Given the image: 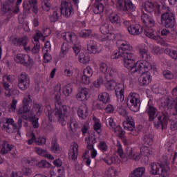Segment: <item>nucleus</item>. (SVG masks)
Segmentation results:
<instances>
[{
  "instance_id": "nucleus-1",
  "label": "nucleus",
  "mask_w": 177,
  "mask_h": 177,
  "mask_svg": "<svg viewBox=\"0 0 177 177\" xmlns=\"http://www.w3.org/2000/svg\"><path fill=\"white\" fill-rule=\"evenodd\" d=\"M62 84H57L54 88V99H55V110L54 113L55 120H57L60 122L61 125L64 127L66 124L69 125L71 131L74 133L77 132L78 129V123L75 120L74 115H68V106L62 105L60 102V96H62Z\"/></svg>"
},
{
  "instance_id": "nucleus-2",
  "label": "nucleus",
  "mask_w": 177,
  "mask_h": 177,
  "mask_svg": "<svg viewBox=\"0 0 177 177\" xmlns=\"http://www.w3.org/2000/svg\"><path fill=\"white\" fill-rule=\"evenodd\" d=\"M23 106L19 108L17 111V114L21 115L23 120H28L30 117H41L42 110L39 104L33 103L32 109L30 107V103H32L31 95L30 93L25 94L23 101Z\"/></svg>"
},
{
  "instance_id": "nucleus-3",
  "label": "nucleus",
  "mask_w": 177,
  "mask_h": 177,
  "mask_svg": "<svg viewBox=\"0 0 177 177\" xmlns=\"http://www.w3.org/2000/svg\"><path fill=\"white\" fill-rule=\"evenodd\" d=\"M117 45L119 46V50L114 51L111 55V59H120L122 57L123 60L127 59H135L133 48L127 41L124 40H118Z\"/></svg>"
},
{
  "instance_id": "nucleus-4",
  "label": "nucleus",
  "mask_w": 177,
  "mask_h": 177,
  "mask_svg": "<svg viewBox=\"0 0 177 177\" xmlns=\"http://www.w3.org/2000/svg\"><path fill=\"white\" fill-rule=\"evenodd\" d=\"M160 21L165 28H172L175 26V14L169 7H167L165 12L161 15Z\"/></svg>"
},
{
  "instance_id": "nucleus-5",
  "label": "nucleus",
  "mask_w": 177,
  "mask_h": 177,
  "mask_svg": "<svg viewBox=\"0 0 177 177\" xmlns=\"http://www.w3.org/2000/svg\"><path fill=\"white\" fill-rule=\"evenodd\" d=\"M168 164V161L161 162L160 163H151L150 174H151V175H162L167 174L169 169V165Z\"/></svg>"
},
{
  "instance_id": "nucleus-6",
  "label": "nucleus",
  "mask_w": 177,
  "mask_h": 177,
  "mask_svg": "<svg viewBox=\"0 0 177 177\" xmlns=\"http://www.w3.org/2000/svg\"><path fill=\"white\" fill-rule=\"evenodd\" d=\"M156 128H165L169 121V113L167 111L158 112L156 117L152 120Z\"/></svg>"
},
{
  "instance_id": "nucleus-7",
  "label": "nucleus",
  "mask_w": 177,
  "mask_h": 177,
  "mask_svg": "<svg viewBox=\"0 0 177 177\" xmlns=\"http://www.w3.org/2000/svg\"><path fill=\"white\" fill-rule=\"evenodd\" d=\"M127 104L134 113H137L140 109V98L139 95L135 93H131L127 97Z\"/></svg>"
},
{
  "instance_id": "nucleus-8",
  "label": "nucleus",
  "mask_w": 177,
  "mask_h": 177,
  "mask_svg": "<svg viewBox=\"0 0 177 177\" xmlns=\"http://www.w3.org/2000/svg\"><path fill=\"white\" fill-rule=\"evenodd\" d=\"M116 9L119 12H135L136 7L132 3V0H115Z\"/></svg>"
},
{
  "instance_id": "nucleus-9",
  "label": "nucleus",
  "mask_w": 177,
  "mask_h": 177,
  "mask_svg": "<svg viewBox=\"0 0 177 177\" xmlns=\"http://www.w3.org/2000/svg\"><path fill=\"white\" fill-rule=\"evenodd\" d=\"M117 75H118V71L117 70H111L109 73H105V80H106L105 86L108 91H114L115 89L117 83L113 80Z\"/></svg>"
},
{
  "instance_id": "nucleus-10",
  "label": "nucleus",
  "mask_w": 177,
  "mask_h": 177,
  "mask_svg": "<svg viewBox=\"0 0 177 177\" xmlns=\"http://www.w3.org/2000/svg\"><path fill=\"white\" fill-rule=\"evenodd\" d=\"M60 12L66 19L71 17L74 15V8H73V5L70 0H62Z\"/></svg>"
},
{
  "instance_id": "nucleus-11",
  "label": "nucleus",
  "mask_w": 177,
  "mask_h": 177,
  "mask_svg": "<svg viewBox=\"0 0 177 177\" xmlns=\"http://www.w3.org/2000/svg\"><path fill=\"white\" fill-rule=\"evenodd\" d=\"M137 64L138 66H136V73H139V74H146L151 70H156V66H151L147 61H140L137 62Z\"/></svg>"
},
{
  "instance_id": "nucleus-12",
  "label": "nucleus",
  "mask_w": 177,
  "mask_h": 177,
  "mask_svg": "<svg viewBox=\"0 0 177 177\" xmlns=\"http://www.w3.org/2000/svg\"><path fill=\"white\" fill-rule=\"evenodd\" d=\"M18 87L21 91H26L30 87V77L26 72H22L18 76Z\"/></svg>"
},
{
  "instance_id": "nucleus-13",
  "label": "nucleus",
  "mask_w": 177,
  "mask_h": 177,
  "mask_svg": "<svg viewBox=\"0 0 177 177\" xmlns=\"http://www.w3.org/2000/svg\"><path fill=\"white\" fill-rule=\"evenodd\" d=\"M171 95L174 99L171 98V97H167L165 101L162 103V104L165 107H172L174 106V110L176 111V114H177V88H173L171 91Z\"/></svg>"
},
{
  "instance_id": "nucleus-14",
  "label": "nucleus",
  "mask_w": 177,
  "mask_h": 177,
  "mask_svg": "<svg viewBox=\"0 0 177 177\" xmlns=\"http://www.w3.org/2000/svg\"><path fill=\"white\" fill-rule=\"evenodd\" d=\"M106 126L108 128H110V129H112L113 132H115L119 138H124L125 131H124L120 126L115 125V122H114V119H113V118H109L106 120Z\"/></svg>"
},
{
  "instance_id": "nucleus-15",
  "label": "nucleus",
  "mask_w": 177,
  "mask_h": 177,
  "mask_svg": "<svg viewBox=\"0 0 177 177\" xmlns=\"http://www.w3.org/2000/svg\"><path fill=\"white\" fill-rule=\"evenodd\" d=\"M15 62L16 63H20L25 67H28L32 63V59L28 55L26 54H18L15 57Z\"/></svg>"
},
{
  "instance_id": "nucleus-16",
  "label": "nucleus",
  "mask_w": 177,
  "mask_h": 177,
  "mask_svg": "<svg viewBox=\"0 0 177 177\" xmlns=\"http://www.w3.org/2000/svg\"><path fill=\"white\" fill-rule=\"evenodd\" d=\"M147 107L146 113L148 114L149 120L153 121L156 117H157V114H158V111L154 106V104H153V101L151 100H149Z\"/></svg>"
},
{
  "instance_id": "nucleus-17",
  "label": "nucleus",
  "mask_w": 177,
  "mask_h": 177,
  "mask_svg": "<svg viewBox=\"0 0 177 177\" xmlns=\"http://www.w3.org/2000/svg\"><path fill=\"white\" fill-rule=\"evenodd\" d=\"M61 38L64 39V41H67L68 42V39L71 44L73 45H78L80 41H78V37L77 35L74 34V32H66L61 33Z\"/></svg>"
},
{
  "instance_id": "nucleus-18",
  "label": "nucleus",
  "mask_w": 177,
  "mask_h": 177,
  "mask_svg": "<svg viewBox=\"0 0 177 177\" xmlns=\"http://www.w3.org/2000/svg\"><path fill=\"white\" fill-rule=\"evenodd\" d=\"M140 153L142 160L144 158V162H149V157L154 155V149L147 146H144L140 148Z\"/></svg>"
},
{
  "instance_id": "nucleus-19",
  "label": "nucleus",
  "mask_w": 177,
  "mask_h": 177,
  "mask_svg": "<svg viewBox=\"0 0 177 177\" xmlns=\"http://www.w3.org/2000/svg\"><path fill=\"white\" fill-rule=\"evenodd\" d=\"M50 34V29L46 28L44 30L43 33L39 31H36V36L34 37V41L35 43H34V45L35 44H39V39H41L42 41H45V37H48Z\"/></svg>"
},
{
  "instance_id": "nucleus-20",
  "label": "nucleus",
  "mask_w": 177,
  "mask_h": 177,
  "mask_svg": "<svg viewBox=\"0 0 177 177\" xmlns=\"http://www.w3.org/2000/svg\"><path fill=\"white\" fill-rule=\"evenodd\" d=\"M124 65L126 68L129 70L130 73L133 74L136 73V62H135V58H128L127 59H124Z\"/></svg>"
},
{
  "instance_id": "nucleus-21",
  "label": "nucleus",
  "mask_w": 177,
  "mask_h": 177,
  "mask_svg": "<svg viewBox=\"0 0 177 177\" xmlns=\"http://www.w3.org/2000/svg\"><path fill=\"white\" fill-rule=\"evenodd\" d=\"M89 96V89L86 88H82L77 94L76 97L79 102H85L88 100Z\"/></svg>"
},
{
  "instance_id": "nucleus-22",
  "label": "nucleus",
  "mask_w": 177,
  "mask_h": 177,
  "mask_svg": "<svg viewBox=\"0 0 177 177\" xmlns=\"http://www.w3.org/2000/svg\"><path fill=\"white\" fill-rule=\"evenodd\" d=\"M77 157H78V144L75 142L69 150L68 158L75 161L77 160Z\"/></svg>"
},
{
  "instance_id": "nucleus-23",
  "label": "nucleus",
  "mask_w": 177,
  "mask_h": 177,
  "mask_svg": "<svg viewBox=\"0 0 177 177\" xmlns=\"http://www.w3.org/2000/svg\"><path fill=\"white\" fill-rule=\"evenodd\" d=\"M115 95L118 99V100H120V102H124V99L125 98V97L124 96V84H116L115 86Z\"/></svg>"
},
{
  "instance_id": "nucleus-24",
  "label": "nucleus",
  "mask_w": 177,
  "mask_h": 177,
  "mask_svg": "<svg viewBox=\"0 0 177 177\" xmlns=\"http://www.w3.org/2000/svg\"><path fill=\"white\" fill-rule=\"evenodd\" d=\"M87 50L89 53H100L101 52L102 48L97 47L96 44H95V41L90 40L87 44Z\"/></svg>"
},
{
  "instance_id": "nucleus-25",
  "label": "nucleus",
  "mask_w": 177,
  "mask_h": 177,
  "mask_svg": "<svg viewBox=\"0 0 177 177\" xmlns=\"http://www.w3.org/2000/svg\"><path fill=\"white\" fill-rule=\"evenodd\" d=\"M123 127L127 131H129V133L133 136H138L139 135V129L135 128V124L123 122Z\"/></svg>"
},
{
  "instance_id": "nucleus-26",
  "label": "nucleus",
  "mask_w": 177,
  "mask_h": 177,
  "mask_svg": "<svg viewBox=\"0 0 177 177\" xmlns=\"http://www.w3.org/2000/svg\"><path fill=\"white\" fill-rule=\"evenodd\" d=\"M128 31L131 35H139L143 32V28L139 24L131 25Z\"/></svg>"
},
{
  "instance_id": "nucleus-27",
  "label": "nucleus",
  "mask_w": 177,
  "mask_h": 177,
  "mask_svg": "<svg viewBox=\"0 0 177 177\" xmlns=\"http://www.w3.org/2000/svg\"><path fill=\"white\" fill-rule=\"evenodd\" d=\"M141 20L145 26L148 27H153L154 26V19L149 15L144 13L141 15Z\"/></svg>"
},
{
  "instance_id": "nucleus-28",
  "label": "nucleus",
  "mask_w": 177,
  "mask_h": 177,
  "mask_svg": "<svg viewBox=\"0 0 177 177\" xmlns=\"http://www.w3.org/2000/svg\"><path fill=\"white\" fill-rule=\"evenodd\" d=\"M35 150L37 154H38L39 156H41V157H46V158L51 160H55L53 156L49 154V153H48V151L42 149L41 147H36L35 148Z\"/></svg>"
},
{
  "instance_id": "nucleus-29",
  "label": "nucleus",
  "mask_w": 177,
  "mask_h": 177,
  "mask_svg": "<svg viewBox=\"0 0 177 177\" xmlns=\"http://www.w3.org/2000/svg\"><path fill=\"white\" fill-rule=\"evenodd\" d=\"M150 81H151V79L150 78V73H149L142 74L139 79L140 86H145V85H149V84L150 83Z\"/></svg>"
},
{
  "instance_id": "nucleus-30",
  "label": "nucleus",
  "mask_w": 177,
  "mask_h": 177,
  "mask_svg": "<svg viewBox=\"0 0 177 177\" xmlns=\"http://www.w3.org/2000/svg\"><path fill=\"white\" fill-rule=\"evenodd\" d=\"M126 154L130 160H134V161H139L140 158H142V156L139 153H133V151L132 150V148H128L127 149Z\"/></svg>"
},
{
  "instance_id": "nucleus-31",
  "label": "nucleus",
  "mask_w": 177,
  "mask_h": 177,
  "mask_svg": "<svg viewBox=\"0 0 177 177\" xmlns=\"http://www.w3.org/2000/svg\"><path fill=\"white\" fill-rule=\"evenodd\" d=\"M146 174V168L138 167L130 174L129 177H142Z\"/></svg>"
},
{
  "instance_id": "nucleus-32",
  "label": "nucleus",
  "mask_w": 177,
  "mask_h": 177,
  "mask_svg": "<svg viewBox=\"0 0 177 177\" xmlns=\"http://www.w3.org/2000/svg\"><path fill=\"white\" fill-rule=\"evenodd\" d=\"M77 115H79L80 118L82 120H85L88 116V107L86 104H84L83 106H80L77 109Z\"/></svg>"
},
{
  "instance_id": "nucleus-33",
  "label": "nucleus",
  "mask_w": 177,
  "mask_h": 177,
  "mask_svg": "<svg viewBox=\"0 0 177 177\" xmlns=\"http://www.w3.org/2000/svg\"><path fill=\"white\" fill-rule=\"evenodd\" d=\"M27 44H28V39L27 37H23L18 39L17 46H23L24 49L26 51L30 50V46L27 47Z\"/></svg>"
},
{
  "instance_id": "nucleus-34",
  "label": "nucleus",
  "mask_w": 177,
  "mask_h": 177,
  "mask_svg": "<svg viewBox=\"0 0 177 177\" xmlns=\"http://www.w3.org/2000/svg\"><path fill=\"white\" fill-rule=\"evenodd\" d=\"M142 6L144 10L148 13H153V12H154V3L152 2L147 1L145 3H142Z\"/></svg>"
},
{
  "instance_id": "nucleus-35",
  "label": "nucleus",
  "mask_w": 177,
  "mask_h": 177,
  "mask_svg": "<svg viewBox=\"0 0 177 177\" xmlns=\"http://www.w3.org/2000/svg\"><path fill=\"white\" fill-rule=\"evenodd\" d=\"M109 20L112 24H115L116 26H120V24H121V18H120V16L116 13L109 15Z\"/></svg>"
},
{
  "instance_id": "nucleus-36",
  "label": "nucleus",
  "mask_w": 177,
  "mask_h": 177,
  "mask_svg": "<svg viewBox=\"0 0 177 177\" xmlns=\"http://www.w3.org/2000/svg\"><path fill=\"white\" fill-rule=\"evenodd\" d=\"M13 5H15V0H7L3 5V12H12Z\"/></svg>"
},
{
  "instance_id": "nucleus-37",
  "label": "nucleus",
  "mask_w": 177,
  "mask_h": 177,
  "mask_svg": "<svg viewBox=\"0 0 177 177\" xmlns=\"http://www.w3.org/2000/svg\"><path fill=\"white\" fill-rule=\"evenodd\" d=\"M154 136L151 133H148L144 136L143 142L144 145H147V146H151L153 145V139Z\"/></svg>"
},
{
  "instance_id": "nucleus-38",
  "label": "nucleus",
  "mask_w": 177,
  "mask_h": 177,
  "mask_svg": "<svg viewBox=\"0 0 177 177\" xmlns=\"http://www.w3.org/2000/svg\"><path fill=\"white\" fill-rule=\"evenodd\" d=\"M13 149V146L10 145L8 142L4 141L2 143L1 153L2 154H8L10 150Z\"/></svg>"
},
{
  "instance_id": "nucleus-39",
  "label": "nucleus",
  "mask_w": 177,
  "mask_h": 177,
  "mask_svg": "<svg viewBox=\"0 0 177 177\" xmlns=\"http://www.w3.org/2000/svg\"><path fill=\"white\" fill-rule=\"evenodd\" d=\"M93 10L95 15L103 13V10H104V6H103V3H95Z\"/></svg>"
},
{
  "instance_id": "nucleus-40",
  "label": "nucleus",
  "mask_w": 177,
  "mask_h": 177,
  "mask_svg": "<svg viewBox=\"0 0 177 177\" xmlns=\"http://www.w3.org/2000/svg\"><path fill=\"white\" fill-rule=\"evenodd\" d=\"M51 150L54 153H59L60 151V146H59V143H57V138L56 137H53L52 139Z\"/></svg>"
},
{
  "instance_id": "nucleus-41",
  "label": "nucleus",
  "mask_w": 177,
  "mask_h": 177,
  "mask_svg": "<svg viewBox=\"0 0 177 177\" xmlns=\"http://www.w3.org/2000/svg\"><path fill=\"white\" fill-rule=\"evenodd\" d=\"M144 34L146 35V37H148V38H151L155 41L158 40V38H160V36L154 35V31H153L152 29L146 28L145 30Z\"/></svg>"
},
{
  "instance_id": "nucleus-42",
  "label": "nucleus",
  "mask_w": 177,
  "mask_h": 177,
  "mask_svg": "<svg viewBox=\"0 0 177 177\" xmlns=\"http://www.w3.org/2000/svg\"><path fill=\"white\" fill-rule=\"evenodd\" d=\"M78 59L80 63H82V64H88L91 60L89 55L84 53L80 54Z\"/></svg>"
},
{
  "instance_id": "nucleus-43",
  "label": "nucleus",
  "mask_w": 177,
  "mask_h": 177,
  "mask_svg": "<svg viewBox=\"0 0 177 177\" xmlns=\"http://www.w3.org/2000/svg\"><path fill=\"white\" fill-rule=\"evenodd\" d=\"M98 98L100 102H102L104 104H106V103H110V95L108 93H102L98 95Z\"/></svg>"
},
{
  "instance_id": "nucleus-44",
  "label": "nucleus",
  "mask_w": 177,
  "mask_h": 177,
  "mask_svg": "<svg viewBox=\"0 0 177 177\" xmlns=\"http://www.w3.org/2000/svg\"><path fill=\"white\" fill-rule=\"evenodd\" d=\"M6 124H8L7 126H5V128L7 129V132H10V127H9V125H12L13 129H17V124H15L13 118H7L6 120Z\"/></svg>"
},
{
  "instance_id": "nucleus-45",
  "label": "nucleus",
  "mask_w": 177,
  "mask_h": 177,
  "mask_svg": "<svg viewBox=\"0 0 177 177\" xmlns=\"http://www.w3.org/2000/svg\"><path fill=\"white\" fill-rule=\"evenodd\" d=\"M140 53L142 59H143L142 62H149L151 59L149 52L144 48H140Z\"/></svg>"
},
{
  "instance_id": "nucleus-46",
  "label": "nucleus",
  "mask_w": 177,
  "mask_h": 177,
  "mask_svg": "<svg viewBox=\"0 0 177 177\" xmlns=\"http://www.w3.org/2000/svg\"><path fill=\"white\" fill-rule=\"evenodd\" d=\"M106 74H104V78H103L102 76H100L97 80L93 82V85L95 86V88H99L100 85H106Z\"/></svg>"
},
{
  "instance_id": "nucleus-47",
  "label": "nucleus",
  "mask_w": 177,
  "mask_h": 177,
  "mask_svg": "<svg viewBox=\"0 0 177 177\" xmlns=\"http://www.w3.org/2000/svg\"><path fill=\"white\" fill-rule=\"evenodd\" d=\"M100 31L104 35H106V34H108L107 37L108 38H110L111 37V33L109 32V24H104L100 27Z\"/></svg>"
},
{
  "instance_id": "nucleus-48",
  "label": "nucleus",
  "mask_w": 177,
  "mask_h": 177,
  "mask_svg": "<svg viewBox=\"0 0 177 177\" xmlns=\"http://www.w3.org/2000/svg\"><path fill=\"white\" fill-rule=\"evenodd\" d=\"M100 71H102V73H105V74H107V73H110V71L111 70H117L114 68H109L107 66V64L104 63V62H102L100 64Z\"/></svg>"
},
{
  "instance_id": "nucleus-49",
  "label": "nucleus",
  "mask_w": 177,
  "mask_h": 177,
  "mask_svg": "<svg viewBox=\"0 0 177 177\" xmlns=\"http://www.w3.org/2000/svg\"><path fill=\"white\" fill-rule=\"evenodd\" d=\"M59 20V12L56 10H52L50 15V21L51 23H56Z\"/></svg>"
},
{
  "instance_id": "nucleus-50",
  "label": "nucleus",
  "mask_w": 177,
  "mask_h": 177,
  "mask_svg": "<svg viewBox=\"0 0 177 177\" xmlns=\"http://www.w3.org/2000/svg\"><path fill=\"white\" fill-rule=\"evenodd\" d=\"M73 92V86L71 84H68L63 88V93L64 96L66 97H68L70 95H71V93Z\"/></svg>"
},
{
  "instance_id": "nucleus-51",
  "label": "nucleus",
  "mask_w": 177,
  "mask_h": 177,
  "mask_svg": "<svg viewBox=\"0 0 177 177\" xmlns=\"http://www.w3.org/2000/svg\"><path fill=\"white\" fill-rule=\"evenodd\" d=\"M43 62L44 63H50L52 62V55L49 54V51L44 50H43Z\"/></svg>"
},
{
  "instance_id": "nucleus-52",
  "label": "nucleus",
  "mask_w": 177,
  "mask_h": 177,
  "mask_svg": "<svg viewBox=\"0 0 177 177\" xmlns=\"http://www.w3.org/2000/svg\"><path fill=\"white\" fill-rule=\"evenodd\" d=\"M28 120L32 121V125L33 128H39V123L38 122V120H39V116H31L28 118Z\"/></svg>"
},
{
  "instance_id": "nucleus-53",
  "label": "nucleus",
  "mask_w": 177,
  "mask_h": 177,
  "mask_svg": "<svg viewBox=\"0 0 177 177\" xmlns=\"http://www.w3.org/2000/svg\"><path fill=\"white\" fill-rule=\"evenodd\" d=\"M118 156L117 155H112L108 160L104 159V161L108 165H111V164H115L117 162V159Z\"/></svg>"
},
{
  "instance_id": "nucleus-54",
  "label": "nucleus",
  "mask_w": 177,
  "mask_h": 177,
  "mask_svg": "<svg viewBox=\"0 0 177 177\" xmlns=\"http://www.w3.org/2000/svg\"><path fill=\"white\" fill-rule=\"evenodd\" d=\"M91 34H92V30L84 29V30H82L81 32H80L79 35L82 38H88V37L91 36Z\"/></svg>"
},
{
  "instance_id": "nucleus-55",
  "label": "nucleus",
  "mask_w": 177,
  "mask_h": 177,
  "mask_svg": "<svg viewBox=\"0 0 177 177\" xmlns=\"http://www.w3.org/2000/svg\"><path fill=\"white\" fill-rule=\"evenodd\" d=\"M32 0H26L23 3V8L24 10H28V12H30L31 10V8H32Z\"/></svg>"
},
{
  "instance_id": "nucleus-56",
  "label": "nucleus",
  "mask_w": 177,
  "mask_h": 177,
  "mask_svg": "<svg viewBox=\"0 0 177 177\" xmlns=\"http://www.w3.org/2000/svg\"><path fill=\"white\" fill-rule=\"evenodd\" d=\"M165 53H166V55H169V56H170L173 59H177V51L176 50H171L169 48H166L165 50Z\"/></svg>"
},
{
  "instance_id": "nucleus-57",
  "label": "nucleus",
  "mask_w": 177,
  "mask_h": 177,
  "mask_svg": "<svg viewBox=\"0 0 177 177\" xmlns=\"http://www.w3.org/2000/svg\"><path fill=\"white\" fill-rule=\"evenodd\" d=\"M46 111L48 115V120L52 122V120H53V117H52V114H53L52 106H50V105H47L46 106Z\"/></svg>"
},
{
  "instance_id": "nucleus-58",
  "label": "nucleus",
  "mask_w": 177,
  "mask_h": 177,
  "mask_svg": "<svg viewBox=\"0 0 177 177\" xmlns=\"http://www.w3.org/2000/svg\"><path fill=\"white\" fill-rule=\"evenodd\" d=\"M83 73L84 75H86V77H91L92 75H93V71L91 66H87L86 68H84Z\"/></svg>"
},
{
  "instance_id": "nucleus-59",
  "label": "nucleus",
  "mask_w": 177,
  "mask_h": 177,
  "mask_svg": "<svg viewBox=\"0 0 177 177\" xmlns=\"http://www.w3.org/2000/svg\"><path fill=\"white\" fill-rule=\"evenodd\" d=\"M117 147L118 154H119L120 158H124L125 157V154L124 153V150L122 149V145H121V143H120V142H118Z\"/></svg>"
},
{
  "instance_id": "nucleus-60",
  "label": "nucleus",
  "mask_w": 177,
  "mask_h": 177,
  "mask_svg": "<svg viewBox=\"0 0 177 177\" xmlns=\"http://www.w3.org/2000/svg\"><path fill=\"white\" fill-rule=\"evenodd\" d=\"M35 142L38 146H44L46 143V138L44 137H39L35 139Z\"/></svg>"
},
{
  "instance_id": "nucleus-61",
  "label": "nucleus",
  "mask_w": 177,
  "mask_h": 177,
  "mask_svg": "<svg viewBox=\"0 0 177 177\" xmlns=\"http://www.w3.org/2000/svg\"><path fill=\"white\" fill-rule=\"evenodd\" d=\"M37 167H39V168H49L50 167V164H49L46 160H41L37 163Z\"/></svg>"
},
{
  "instance_id": "nucleus-62",
  "label": "nucleus",
  "mask_w": 177,
  "mask_h": 177,
  "mask_svg": "<svg viewBox=\"0 0 177 177\" xmlns=\"http://www.w3.org/2000/svg\"><path fill=\"white\" fill-rule=\"evenodd\" d=\"M68 43H63L61 47V52L63 55H67V53H68Z\"/></svg>"
},
{
  "instance_id": "nucleus-63",
  "label": "nucleus",
  "mask_w": 177,
  "mask_h": 177,
  "mask_svg": "<svg viewBox=\"0 0 177 177\" xmlns=\"http://www.w3.org/2000/svg\"><path fill=\"white\" fill-rule=\"evenodd\" d=\"M51 6H52L50 5V3H49V0H45L44 4L41 6V8L45 12H49V10H50Z\"/></svg>"
},
{
  "instance_id": "nucleus-64",
  "label": "nucleus",
  "mask_w": 177,
  "mask_h": 177,
  "mask_svg": "<svg viewBox=\"0 0 177 177\" xmlns=\"http://www.w3.org/2000/svg\"><path fill=\"white\" fill-rule=\"evenodd\" d=\"M170 129L171 131H176V129H177V120H170Z\"/></svg>"
}]
</instances>
